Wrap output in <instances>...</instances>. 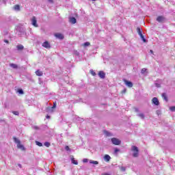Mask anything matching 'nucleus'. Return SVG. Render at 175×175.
<instances>
[{
    "label": "nucleus",
    "instance_id": "22",
    "mask_svg": "<svg viewBox=\"0 0 175 175\" xmlns=\"http://www.w3.org/2000/svg\"><path fill=\"white\" fill-rule=\"evenodd\" d=\"M104 133H105V135H106V136H108V137L113 136V134H111V133H110L107 131H105Z\"/></svg>",
    "mask_w": 175,
    "mask_h": 175
},
{
    "label": "nucleus",
    "instance_id": "41",
    "mask_svg": "<svg viewBox=\"0 0 175 175\" xmlns=\"http://www.w3.org/2000/svg\"><path fill=\"white\" fill-rule=\"evenodd\" d=\"M46 118H47V119L50 118V116L47 115V116H46Z\"/></svg>",
    "mask_w": 175,
    "mask_h": 175
},
{
    "label": "nucleus",
    "instance_id": "30",
    "mask_svg": "<svg viewBox=\"0 0 175 175\" xmlns=\"http://www.w3.org/2000/svg\"><path fill=\"white\" fill-rule=\"evenodd\" d=\"M90 42H85L84 44H83V46H85V47H87V46H90Z\"/></svg>",
    "mask_w": 175,
    "mask_h": 175
},
{
    "label": "nucleus",
    "instance_id": "3",
    "mask_svg": "<svg viewBox=\"0 0 175 175\" xmlns=\"http://www.w3.org/2000/svg\"><path fill=\"white\" fill-rule=\"evenodd\" d=\"M111 142L112 144H114V146H120V144H121V140H120L118 138H111Z\"/></svg>",
    "mask_w": 175,
    "mask_h": 175
},
{
    "label": "nucleus",
    "instance_id": "36",
    "mask_svg": "<svg viewBox=\"0 0 175 175\" xmlns=\"http://www.w3.org/2000/svg\"><path fill=\"white\" fill-rule=\"evenodd\" d=\"M83 163H87V162H88V159H83Z\"/></svg>",
    "mask_w": 175,
    "mask_h": 175
},
{
    "label": "nucleus",
    "instance_id": "35",
    "mask_svg": "<svg viewBox=\"0 0 175 175\" xmlns=\"http://www.w3.org/2000/svg\"><path fill=\"white\" fill-rule=\"evenodd\" d=\"M65 150H66V151H70V148H69V146H66L65 147Z\"/></svg>",
    "mask_w": 175,
    "mask_h": 175
},
{
    "label": "nucleus",
    "instance_id": "9",
    "mask_svg": "<svg viewBox=\"0 0 175 175\" xmlns=\"http://www.w3.org/2000/svg\"><path fill=\"white\" fill-rule=\"evenodd\" d=\"M42 47H44L45 49H51V45H50V43L49 42V41H45L42 44Z\"/></svg>",
    "mask_w": 175,
    "mask_h": 175
},
{
    "label": "nucleus",
    "instance_id": "43",
    "mask_svg": "<svg viewBox=\"0 0 175 175\" xmlns=\"http://www.w3.org/2000/svg\"><path fill=\"white\" fill-rule=\"evenodd\" d=\"M34 129H39V127L35 126Z\"/></svg>",
    "mask_w": 175,
    "mask_h": 175
},
{
    "label": "nucleus",
    "instance_id": "29",
    "mask_svg": "<svg viewBox=\"0 0 175 175\" xmlns=\"http://www.w3.org/2000/svg\"><path fill=\"white\" fill-rule=\"evenodd\" d=\"M170 111H175V106H172L170 107Z\"/></svg>",
    "mask_w": 175,
    "mask_h": 175
},
{
    "label": "nucleus",
    "instance_id": "38",
    "mask_svg": "<svg viewBox=\"0 0 175 175\" xmlns=\"http://www.w3.org/2000/svg\"><path fill=\"white\" fill-rule=\"evenodd\" d=\"M48 2H49V3H54L53 0H48Z\"/></svg>",
    "mask_w": 175,
    "mask_h": 175
},
{
    "label": "nucleus",
    "instance_id": "45",
    "mask_svg": "<svg viewBox=\"0 0 175 175\" xmlns=\"http://www.w3.org/2000/svg\"><path fill=\"white\" fill-rule=\"evenodd\" d=\"M104 175H110V174H107V173H105V174H104Z\"/></svg>",
    "mask_w": 175,
    "mask_h": 175
},
{
    "label": "nucleus",
    "instance_id": "5",
    "mask_svg": "<svg viewBox=\"0 0 175 175\" xmlns=\"http://www.w3.org/2000/svg\"><path fill=\"white\" fill-rule=\"evenodd\" d=\"M157 21H158V23H163L166 21V18L163 16H159L157 18Z\"/></svg>",
    "mask_w": 175,
    "mask_h": 175
},
{
    "label": "nucleus",
    "instance_id": "25",
    "mask_svg": "<svg viewBox=\"0 0 175 175\" xmlns=\"http://www.w3.org/2000/svg\"><path fill=\"white\" fill-rule=\"evenodd\" d=\"M118 167L122 172H125L126 170V168L125 167L118 166Z\"/></svg>",
    "mask_w": 175,
    "mask_h": 175
},
{
    "label": "nucleus",
    "instance_id": "34",
    "mask_svg": "<svg viewBox=\"0 0 175 175\" xmlns=\"http://www.w3.org/2000/svg\"><path fill=\"white\" fill-rule=\"evenodd\" d=\"M119 151H120V149L116 148L114 149V154H117V152H119Z\"/></svg>",
    "mask_w": 175,
    "mask_h": 175
},
{
    "label": "nucleus",
    "instance_id": "46",
    "mask_svg": "<svg viewBox=\"0 0 175 175\" xmlns=\"http://www.w3.org/2000/svg\"><path fill=\"white\" fill-rule=\"evenodd\" d=\"M135 111H139V109H135Z\"/></svg>",
    "mask_w": 175,
    "mask_h": 175
},
{
    "label": "nucleus",
    "instance_id": "49",
    "mask_svg": "<svg viewBox=\"0 0 175 175\" xmlns=\"http://www.w3.org/2000/svg\"><path fill=\"white\" fill-rule=\"evenodd\" d=\"M92 1H96V0H92Z\"/></svg>",
    "mask_w": 175,
    "mask_h": 175
},
{
    "label": "nucleus",
    "instance_id": "10",
    "mask_svg": "<svg viewBox=\"0 0 175 175\" xmlns=\"http://www.w3.org/2000/svg\"><path fill=\"white\" fill-rule=\"evenodd\" d=\"M98 76L100 79H105L106 77V74L103 71H100L98 72Z\"/></svg>",
    "mask_w": 175,
    "mask_h": 175
},
{
    "label": "nucleus",
    "instance_id": "31",
    "mask_svg": "<svg viewBox=\"0 0 175 175\" xmlns=\"http://www.w3.org/2000/svg\"><path fill=\"white\" fill-rule=\"evenodd\" d=\"M90 73H91V75H92V76H96V73L94 72V71L93 70H90Z\"/></svg>",
    "mask_w": 175,
    "mask_h": 175
},
{
    "label": "nucleus",
    "instance_id": "13",
    "mask_svg": "<svg viewBox=\"0 0 175 175\" xmlns=\"http://www.w3.org/2000/svg\"><path fill=\"white\" fill-rule=\"evenodd\" d=\"M104 159L106 162H109L111 159V157H110L109 154H105L104 156Z\"/></svg>",
    "mask_w": 175,
    "mask_h": 175
},
{
    "label": "nucleus",
    "instance_id": "6",
    "mask_svg": "<svg viewBox=\"0 0 175 175\" xmlns=\"http://www.w3.org/2000/svg\"><path fill=\"white\" fill-rule=\"evenodd\" d=\"M38 21H36V17L33 16L31 19V24L33 25V27H36V28H38L39 25H38Z\"/></svg>",
    "mask_w": 175,
    "mask_h": 175
},
{
    "label": "nucleus",
    "instance_id": "2",
    "mask_svg": "<svg viewBox=\"0 0 175 175\" xmlns=\"http://www.w3.org/2000/svg\"><path fill=\"white\" fill-rule=\"evenodd\" d=\"M131 151H133V157L134 158H137L139 157V148L137 146H133L131 147Z\"/></svg>",
    "mask_w": 175,
    "mask_h": 175
},
{
    "label": "nucleus",
    "instance_id": "12",
    "mask_svg": "<svg viewBox=\"0 0 175 175\" xmlns=\"http://www.w3.org/2000/svg\"><path fill=\"white\" fill-rule=\"evenodd\" d=\"M71 162L72 163H73V165H79V162L77 161V160L75 159V157H73V156H71Z\"/></svg>",
    "mask_w": 175,
    "mask_h": 175
},
{
    "label": "nucleus",
    "instance_id": "7",
    "mask_svg": "<svg viewBox=\"0 0 175 175\" xmlns=\"http://www.w3.org/2000/svg\"><path fill=\"white\" fill-rule=\"evenodd\" d=\"M124 84L127 85L129 88H132L133 87V83L131 81H127L126 79H124Z\"/></svg>",
    "mask_w": 175,
    "mask_h": 175
},
{
    "label": "nucleus",
    "instance_id": "28",
    "mask_svg": "<svg viewBox=\"0 0 175 175\" xmlns=\"http://www.w3.org/2000/svg\"><path fill=\"white\" fill-rule=\"evenodd\" d=\"M146 70H147L146 68H142L141 70L142 75H144V73H146Z\"/></svg>",
    "mask_w": 175,
    "mask_h": 175
},
{
    "label": "nucleus",
    "instance_id": "21",
    "mask_svg": "<svg viewBox=\"0 0 175 175\" xmlns=\"http://www.w3.org/2000/svg\"><path fill=\"white\" fill-rule=\"evenodd\" d=\"M47 113H53V107H48L46 109Z\"/></svg>",
    "mask_w": 175,
    "mask_h": 175
},
{
    "label": "nucleus",
    "instance_id": "15",
    "mask_svg": "<svg viewBox=\"0 0 175 175\" xmlns=\"http://www.w3.org/2000/svg\"><path fill=\"white\" fill-rule=\"evenodd\" d=\"M14 10H15L16 12H20L21 10L20 5H15L14 6Z\"/></svg>",
    "mask_w": 175,
    "mask_h": 175
},
{
    "label": "nucleus",
    "instance_id": "37",
    "mask_svg": "<svg viewBox=\"0 0 175 175\" xmlns=\"http://www.w3.org/2000/svg\"><path fill=\"white\" fill-rule=\"evenodd\" d=\"M51 107H52L53 109H55V107H57V103H53V106Z\"/></svg>",
    "mask_w": 175,
    "mask_h": 175
},
{
    "label": "nucleus",
    "instance_id": "14",
    "mask_svg": "<svg viewBox=\"0 0 175 175\" xmlns=\"http://www.w3.org/2000/svg\"><path fill=\"white\" fill-rule=\"evenodd\" d=\"M36 76H39V77L43 76V72L41 71L40 70H37L36 71Z\"/></svg>",
    "mask_w": 175,
    "mask_h": 175
},
{
    "label": "nucleus",
    "instance_id": "32",
    "mask_svg": "<svg viewBox=\"0 0 175 175\" xmlns=\"http://www.w3.org/2000/svg\"><path fill=\"white\" fill-rule=\"evenodd\" d=\"M155 86H156L157 88H161V84H160V83H155Z\"/></svg>",
    "mask_w": 175,
    "mask_h": 175
},
{
    "label": "nucleus",
    "instance_id": "18",
    "mask_svg": "<svg viewBox=\"0 0 175 175\" xmlns=\"http://www.w3.org/2000/svg\"><path fill=\"white\" fill-rule=\"evenodd\" d=\"M161 96L165 102H167V96L166 95V93H163Z\"/></svg>",
    "mask_w": 175,
    "mask_h": 175
},
{
    "label": "nucleus",
    "instance_id": "16",
    "mask_svg": "<svg viewBox=\"0 0 175 175\" xmlns=\"http://www.w3.org/2000/svg\"><path fill=\"white\" fill-rule=\"evenodd\" d=\"M16 49L18 51H21V50H24V46L18 44L16 46Z\"/></svg>",
    "mask_w": 175,
    "mask_h": 175
},
{
    "label": "nucleus",
    "instance_id": "17",
    "mask_svg": "<svg viewBox=\"0 0 175 175\" xmlns=\"http://www.w3.org/2000/svg\"><path fill=\"white\" fill-rule=\"evenodd\" d=\"M76 18L75 17H71L70 18V23H71L72 24H76Z\"/></svg>",
    "mask_w": 175,
    "mask_h": 175
},
{
    "label": "nucleus",
    "instance_id": "27",
    "mask_svg": "<svg viewBox=\"0 0 175 175\" xmlns=\"http://www.w3.org/2000/svg\"><path fill=\"white\" fill-rule=\"evenodd\" d=\"M12 114H14V116H19L20 113L17 111H12Z\"/></svg>",
    "mask_w": 175,
    "mask_h": 175
},
{
    "label": "nucleus",
    "instance_id": "20",
    "mask_svg": "<svg viewBox=\"0 0 175 175\" xmlns=\"http://www.w3.org/2000/svg\"><path fill=\"white\" fill-rule=\"evenodd\" d=\"M10 66L13 69H17L18 68V66H17V64H10Z\"/></svg>",
    "mask_w": 175,
    "mask_h": 175
},
{
    "label": "nucleus",
    "instance_id": "42",
    "mask_svg": "<svg viewBox=\"0 0 175 175\" xmlns=\"http://www.w3.org/2000/svg\"><path fill=\"white\" fill-rule=\"evenodd\" d=\"M123 92H124V94H125V92H126V89H124V90H123Z\"/></svg>",
    "mask_w": 175,
    "mask_h": 175
},
{
    "label": "nucleus",
    "instance_id": "19",
    "mask_svg": "<svg viewBox=\"0 0 175 175\" xmlns=\"http://www.w3.org/2000/svg\"><path fill=\"white\" fill-rule=\"evenodd\" d=\"M90 163H91L92 165H99V162L96 161H94V160H90Z\"/></svg>",
    "mask_w": 175,
    "mask_h": 175
},
{
    "label": "nucleus",
    "instance_id": "39",
    "mask_svg": "<svg viewBox=\"0 0 175 175\" xmlns=\"http://www.w3.org/2000/svg\"><path fill=\"white\" fill-rule=\"evenodd\" d=\"M4 42H5V43H9V40H4Z\"/></svg>",
    "mask_w": 175,
    "mask_h": 175
},
{
    "label": "nucleus",
    "instance_id": "23",
    "mask_svg": "<svg viewBox=\"0 0 175 175\" xmlns=\"http://www.w3.org/2000/svg\"><path fill=\"white\" fill-rule=\"evenodd\" d=\"M137 116H138V117H140V118H141L142 120H144V118H145V116H144V114L142 113L137 114Z\"/></svg>",
    "mask_w": 175,
    "mask_h": 175
},
{
    "label": "nucleus",
    "instance_id": "26",
    "mask_svg": "<svg viewBox=\"0 0 175 175\" xmlns=\"http://www.w3.org/2000/svg\"><path fill=\"white\" fill-rule=\"evenodd\" d=\"M18 94H20L21 95H23V94H24V90H23V89H18Z\"/></svg>",
    "mask_w": 175,
    "mask_h": 175
},
{
    "label": "nucleus",
    "instance_id": "8",
    "mask_svg": "<svg viewBox=\"0 0 175 175\" xmlns=\"http://www.w3.org/2000/svg\"><path fill=\"white\" fill-rule=\"evenodd\" d=\"M152 103L155 105V106H159V100H158V98L154 97L152 100Z\"/></svg>",
    "mask_w": 175,
    "mask_h": 175
},
{
    "label": "nucleus",
    "instance_id": "44",
    "mask_svg": "<svg viewBox=\"0 0 175 175\" xmlns=\"http://www.w3.org/2000/svg\"><path fill=\"white\" fill-rule=\"evenodd\" d=\"M18 166H19L20 167H21V164H18Z\"/></svg>",
    "mask_w": 175,
    "mask_h": 175
},
{
    "label": "nucleus",
    "instance_id": "24",
    "mask_svg": "<svg viewBox=\"0 0 175 175\" xmlns=\"http://www.w3.org/2000/svg\"><path fill=\"white\" fill-rule=\"evenodd\" d=\"M36 144L37 146H38V147H42L43 146V144H42L41 142H39L38 141L36 142Z\"/></svg>",
    "mask_w": 175,
    "mask_h": 175
},
{
    "label": "nucleus",
    "instance_id": "11",
    "mask_svg": "<svg viewBox=\"0 0 175 175\" xmlns=\"http://www.w3.org/2000/svg\"><path fill=\"white\" fill-rule=\"evenodd\" d=\"M55 38L57 39H60V40H62L64 39V35L58 33L55 34Z\"/></svg>",
    "mask_w": 175,
    "mask_h": 175
},
{
    "label": "nucleus",
    "instance_id": "4",
    "mask_svg": "<svg viewBox=\"0 0 175 175\" xmlns=\"http://www.w3.org/2000/svg\"><path fill=\"white\" fill-rule=\"evenodd\" d=\"M137 31L138 35H139L142 40L144 43H146V42H147V40H146V38H144V36H143V33L142 32V30L140 29V27H137Z\"/></svg>",
    "mask_w": 175,
    "mask_h": 175
},
{
    "label": "nucleus",
    "instance_id": "1",
    "mask_svg": "<svg viewBox=\"0 0 175 175\" xmlns=\"http://www.w3.org/2000/svg\"><path fill=\"white\" fill-rule=\"evenodd\" d=\"M14 143L17 144L16 147L17 148H19V150H21L22 151H25V147H24V145L21 144V141L18 139L17 137H13Z\"/></svg>",
    "mask_w": 175,
    "mask_h": 175
},
{
    "label": "nucleus",
    "instance_id": "48",
    "mask_svg": "<svg viewBox=\"0 0 175 175\" xmlns=\"http://www.w3.org/2000/svg\"><path fill=\"white\" fill-rule=\"evenodd\" d=\"M77 55H79V52H77Z\"/></svg>",
    "mask_w": 175,
    "mask_h": 175
},
{
    "label": "nucleus",
    "instance_id": "47",
    "mask_svg": "<svg viewBox=\"0 0 175 175\" xmlns=\"http://www.w3.org/2000/svg\"><path fill=\"white\" fill-rule=\"evenodd\" d=\"M157 114H159V111H157Z\"/></svg>",
    "mask_w": 175,
    "mask_h": 175
},
{
    "label": "nucleus",
    "instance_id": "33",
    "mask_svg": "<svg viewBox=\"0 0 175 175\" xmlns=\"http://www.w3.org/2000/svg\"><path fill=\"white\" fill-rule=\"evenodd\" d=\"M44 146H45V147H49L50 146V143L49 142H45V143H44Z\"/></svg>",
    "mask_w": 175,
    "mask_h": 175
},
{
    "label": "nucleus",
    "instance_id": "40",
    "mask_svg": "<svg viewBox=\"0 0 175 175\" xmlns=\"http://www.w3.org/2000/svg\"><path fill=\"white\" fill-rule=\"evenodd\" d=\"M150 54H154V51L152 50H150Z\"/></svg>",
    "mask_w": 175,
    "mask_h": 175
}]
</instances>
